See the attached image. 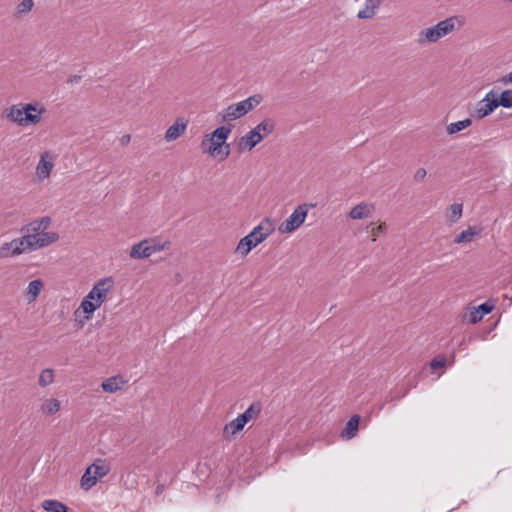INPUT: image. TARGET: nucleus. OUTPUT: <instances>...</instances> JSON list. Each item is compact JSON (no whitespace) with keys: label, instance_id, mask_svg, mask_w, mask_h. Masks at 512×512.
I'll use <instances>...</instances> for the list:
<instances>
[{"label":"nucleus","instance_id":"obj_1","mask_svg":"<svg viewBox=\"0 0 512 512\" xmlns=\"http://www.w3.org/2000/svg\"><path fill=\"white\" fill-rule=\"evenodd\" d=\"M115 287V280L108 276L97 280L91 290L82 299L79 307L74 311L75 322L79 327H83L87 321L93 318L104 302L108 300L110 293Z\"/></svg>","mask_w":512,"mask_h":512},{"label":"nucleus","instance_id":"obj_2","mask_svg":"<svg viewBox=\"0 0 512 512\" xmlns=\"http://www.w3.org/2000/svg\"><path fill=\"white\" fill-rule=\"evenodd\" d=\"M52 225V218L50 216H43L34 219L23 230L27 231V234L23 235L26 248L29 252L36 251L48 247L60 239V235L56 231H47Z\"/></svg>","mask_w":512,"mask_h":512},{"label":"nucleus","instance_id":"obj_3","mask_svg":"<svg viewBox=\"0 0 512 512\" xmlns=\"http://www.w3.org/2000/svg\"><path fill=\"white\" fill-rule=\"evenodd\" d=\"M46 107L39 101L19 102L5 108L2 117L20 127L36 126L43 120Z\"/></svg>","mask_w":512,"mask_h":512},{"label":"nucleus","instance_id":"obj_4","mask_svg":"<svg viewBox=\"0 0 512 512\" xmlns=\"http://www.w3.org/2000/svg\"><path fill=\"white\" fill-rule=\"evenodd\" d=\"M232 132V128L222 125L210 133L203 135L200 148L204 154L213 158L225 160L230 155V145L227 140Z\"/></svg>","mask_w":512,"mask_h":512},{"label":"nucleus","instance_id":"obj_5","mask_svg":"<svg viewBox=\"0 0 512 512\" xmlns=\"http://www.w3.org/2000/svg\"><path fill=\"white\" fill-rule=\"evenodd\" d=\"M465 24L462 16H451L437 24L424 28L419 31L417 42L420 45H428L438 42Z\"/></svg>","mask_w":512,"mask_h":512},{"label":"nucleus","instance_id":"obj_6","mask_svg":"<svg viewBox=\"0 0 512 512\" xmlns=\"http://www.w3.org/2000/svg\"><path fill=\"white\" fill-rule=\"evenodd\" d=\"M262 101L260 95H252L248 98L228 105L218 112L217 118L223 123H230L238 120L256 108Z\"/></svg>","mask_w":512,"mask_h":512},{"label":"nucleus","instance_id":"obj_7","mask_svg":"<svg viewBox=\"0 0 512 512\" xmlns=\"http://www.w3.org/2000/svg\"><path fill=\"white\" fill-rule=\"evenodd\" d=\"M274 131V123L270 119H264L254 128L240 137L237 148L241 152H249Z\"/></svg>","mask_w":512,"mask_h":512},{"label":"nucleus","instance_id":"obj_8","mask_svg":"<svg viewBox=\"0 0 512 512\" xmlns=\"http://www.w3.org/2000/svg\"><path fill=\"white\" fill-rule=\"evenodd\" d=\"M111 470L110 463L101 458H97L89 465L80 480V486L83 490L88 491L94 487L99 480L109 474Z\"/></svg>","mask_w":512,"mask_h":512},{"label":"nucleus","instance_id":"obj_9","mask_svg":"<svg viewBox=\"0 0 512 512\" xmlns=\"http://www.w3.org/2000/svg\"><path fill=\"white\" fill-rule=\"evenodd\" d=\"M314 207V204L303 203L298 205L290 216L281 223L279 226V231L281 233H293L296 231L306 220L308 212L311 208Z\"/></svg>","mask_w":512,"mask_h":512},{"label":"nucleus","instance_id":"obj_10","mask_svg":"<svg viewBox=\"0 0 512 512\" xmlns=\"http://www.w3.org/2000/svg\"><path fill=\"white\" fill-rule=\"evenodd\" d=\"M57 160V154L52 150H45L40 153L39 160L35 167V178L37 182L47 181L52 174Z\"/></svg>","mask_w":512,"mask_h":512},{"label":"nucleus","instance_id":"obj_11","mask_svg":"<svg viewBox=\"0 0 512 512\" xmlns=\"http://www.w3.org/2000/svg\"><path fill=\"white\" fill-rule=\"evenodd\" d=\"M274 231L275 221L270 217H265L247 235L259 245L272 235Z\"/></svg>","mask_w":512,"mask_h":512},{"label":"nucleus","instance_id":"obj_12","mask_svg":"<svg viewBox=\"0 0 512 512\" xmlns=\"http://www.w3.org/2000/svg\"><path fill=\"white\" fill-rule=\"evenodd\" d=\"M24 237L14 238L9 242H4L0 245V258H14L24 253H28Z\"/></svg>","mask_w":512,"mask_h":512},{"label":"nucleus","instance_id":"obj_13","mask_svg":"<svg viewBox=\"0 0 512 512\" xmlns=\"http://www.w3.org/2000/svg\"><path fill=\"white\" fill-rule=\"evenodd\" d=\"M497 108L496 97L493 91H489L482 100L477 103L472 116L477 119H483L490 115Z\"/></svg>","mask_w":512,"mask_h":512},{"label":"nucleus","instance_id":"obj_14","mask_svg":"<svg viewBox=\"0 0 512 512\" xmlns=\"http://www.w3.org/2000/svg\"><path fill=\"white\" fill-rule=\"evenodd\" d=\"M384 0H363L356 18L358 20H371L377 16Z\"/></svg>","mask_w":512,"mask_h":512},{"label":"nucleus","instance_id":"obj_15","mask_svg":"<svg viewBox=\"0 0 512 512\" xmlns=\"http://www.w3.org/2000/svg\"><path fill=\"white\" fill-rule=\"evenodd\" d=\"M189 120L185 117H177L172 125H170L165 134L164 140L166 142H172L180 138L187 130Z\"/></svg>","mask_w":512,"mask_h":512},{"label":"nucleus","instance_id":"obj_16","mask_svg":"<svg viewBox=\"0 0 512 512\" xmlns=\"http://www.w3.org/2000/svg\"><path fill=\"white\" fill-rule=\"evenodd\" d=\"M375 212V205L370 202H360L355 205L348 213L352 220H362L371 217Z\"/></svg>","mask_w":512,"mask_h":512},{"label":"nucleus","instance_id":"obj_17","mask_svg":"<svg viewBox=\"0 0 512 512\" xmlns=\"http://www.w3.org/2000/svg\"><path fill=\"white\" fill-rule=\"evenodd\" d=\"M494 308V305L485 302L479 305L478 307H473L469 309L467 314L465 315V319L470 324H476L477 322L481 321L483 317L487 314H489Z\"/></svg>","mask_w":512,"mask_h":512},{"label":"nucleus","instance_id":"obj_18","mask_svg":"<svg viewBox=\"0 0 512 512\" xmlns=\"http://www.w3.org/2000/svg\"><path fill=\"white\" fill-rule=\"evenodd\" d=\"M61 409V401L57 398H43L39 407V412L43 416H53Z\"/></svg>","mask_w":512,"mask_h":512},{"label":"nucleus","instance_id":"obj_19","mask_svg":"<svg viewBox=\"0 0 512 512\" xmlns=\"http://www.w3.org/2000/svg\"><path fill=\"white\" fill-rule=\"evenodd\" d=\"M243 420L244 418L238 415L235 419L228 422L223 428V438L230 440L234 438L238 432L243 430L246 425Z\"/></svg>","mask_w":512,"mask_h":512},{"label":"nucleus","instance_id":"obj_20","mask_svg":"<svg viewBox=\"0 0 512 512\" xmlns=\"http://www.w3.org/2000/svg\"><path fill=\"white\" fill-rule=\"evenodd\" d=\"M44 288V283L40 279L32 280L28 283L24 291V296L28 303L35 302Z\"/></svg>","mask_w":512,"mask_h":512},{"label":"nucleus","instance_id":"obj_21","mask_svg":"<svg viewBox=\"0 0 512 512\" xmlns=\"http://www.w3.org/2000/svg\"><path fill=\"white\" fill-rule=\"evenodd\" d=\"M127 381L120 375L112 376L107 379H105L101 387L104 392L107 393H115L119 390H121L125 385Z\"/></svg>","mask_w":512,"mask_h":512},{"label":"nucleus","instance_id":"obj_22","mask_svg":"<svg viewBox=\"0 0 512 512\" xmlns=\"http://www.w3.org/2000/svg\"><path fill=\"white\" fill-rule=\"evenodd\" d=\"M149 240L145 239L134 244L129 252V256L132 259H145L151 256V251L149 250Z\"/></svg>","mask_w":512,"mask_h":512},{"label":"nucleus","instance_id":"obj_23","mask_svg":"<svg viewBox=\"0 0 512 512\" xmlns=\"http://www.w3.org/2000/svg\"><path fill=\"white\" fill-rule=\"evenodd\" d=\"M482 228L478 226H469L466 230L462 231L454 238V242L457 244L469 243L477 236L482 233Z\"/></svg>","mask_w":512,"mask_h":512},{"label":"nucleus","instance_id":"obj_24","mask_svg":"<svg viewBox=\"0 0 512 512\" xmlns=\"http://www.w3.org/2000/svg\"><path fill=\"white\" fill-rule=\"evenodd\" d=\"M359 421L360 417L358 415H353L346 423V426L343 429L341 436L346 439L353 438L358 430Z\"/></svg>","mask_w":512,"mask_h":512},{"label":"nucleus","instance_id":"obj_25","mask_svg":"<svg viewBox=\"0 0 512 512\" xmlns=\"http://www.w3.org/2000/svg\"><path fill=\"white\" fill-rule=\"evenodd\" d=\"M258 246L248 235L244 236L240 239L236 247V253H239L242 256H246L249 252Z\"/></svg>","mask_w":512,"mask_h":512},{"label":"nucleus","instance_id":"obj_26","mask_svg":"<svg viewBox=\"0 0 512 512\" xmlns=\"http://www.w3.org/2000/svg\"><path fill=\"white\" fill-rule=\"evenodd\" d=\"M41 507L47 512H68V507L58 500H44Z\"/></svg>","mask_w":512,"mask_h":512},{"label":"nucleus","instance_id":"obj_27","mask_svg":"<svg viewBox=\"0 0 512 512\" xmlns=\"http://www.w3.org/2000/svg\"><path fill=\"white\" fill-rule=\"evenodd\" d=\"M463 205L459 203L452 204L446 214V218L449 224L458 222L462 217Z\"/></svg>","mask_w":512,"mask_h":512},{"label":"nucleus","instance_id":"obj_28","mask_svg":"<svg viewBox=\"0 0 512 512\" xmlns=\"http://www.w3.org/2000/svg\"><path fill=\"white\" fill-rule=\"evenodd\" d=\"M34 5L35 4L33 0L20 1L15 7V17L22 18L28 15L32 11Z\"/></svg>","mask_w":512,"mask_h":512},{"label":"nucleus","instance_id":"obj_29","mask_svg":"<svg viewBox=\"0 0 512 512\" xmlns=\"http://www.w3.org/2000/svg\"><path fill=\"white\" fill-rule=\"evenodd\" d=\"M55 374L54 370L51 368H46L42 370L38 377V384L40 387H47L54 382Z\"/></svg>","mask_w":512,"mask_h":512},{"label":"nucleus","instance_id":"obj_30","mask_svg":"<svg viewBox=\"0 0 512 512\" xmlns=\"http://www.w3.org/2000/svg\"><path fill=\"white\" fill-rule=\"evenodd\" d=\"M471 124H472L471 119L470 118H466L464 120H460V121H457V122L450 123L447 126L446 131H447V133L449 135H453V134H456V133L466 129Z\"/></svg>","mask_w":512,"mask_h":512},{"label":"nucleus","instance_id":"obj_31","mask_svg":"<svg viewBox=\"0 0 512 512\" xmlns=\"http://www.w3.org/2000/svg\"><path fill=\"white\" fill-rule=\"evenodd\" d=\"M260 411H261V405L259 403H253L239 416L243 417L244 418L243 421L247 424L249 421L257 418Z\"/></svg>","mask_w":512,"mask_h":512},{"label":"nucleus","instance_id":"obj_32","mask_svg":"<svg viewBox=\"0 0 512 512\" xmlns=\"http://www.w3.org/2000/svg\"><path fill=\"white\" fill-rule=\"evenodd\" d=\"M496 104L497 107L502 106L504 108H511L512 107V90H504L500 98H496Z\"/></svg>","mask_w":512,"mask_h":512},{"label":"nucleus","instance_id":"obj_33","mask_svg":"<svg viewBox=\"0 0 512 512\" xmlns=\"http://www.w3.org/2000/svg\"><path fill=\"white\" fill-rule=\"evenodd\" d=\"M149 240V250L151 251V255L163 251L169 246L168 242L160 243L157 240L154 239H148Z\"/></svg>","mask_w":512,"mask_h":512},{"label":"nucleus","instance_id":"obj_34","mask_svg":"<svg viewBox=\"0 0 512 512\" xmlns=\"http://www.w3.org/2000/svg\"><path fill=\"white\" fill-rule=\"evenodd\" d=\"M386 223H381L377 227L372 228L370 232V237L373 242H375L379 236V234L384 233L386 231Z\"/></svg>","mask_w":512,"mask_h":512},{"label":"nucleus","instance_id":"obj_35","mask_svg":"<svg viewBox=\"0 0 512 512\" xmlns=\"http://www.w3.org/2000/svg\"><path fill=\"white\" fill-rule=\"evenodd\" d=\"M445 363H446V360L444 357H436L431 361L430 366L432 369L435 370V369L444 367Z\"/></svg>","mask_w":512,"mask_h":512},{"label":"nucleus","instance_id":"obj_36","mask_svg":"<svg viewBox=\"0 0 512 512\" xmlns=\"http://www.w3.org/2000/svg\"><path fill=\"white\" fill-rule=\"evenodd\" d=\"M427 176V171L425 168H418L414 173V180L416 182H422Z\"/></svg>","mask_w":512,"mask_h":512},{"label":"nucleus","instance_id":"obj_37","mask_svg":"<svg viewBox=\"0 0 512 512\" xmlns=\"http://www.w3.org/2000/svg\"><path fill=\"white\" fill-rule=\"evenodd\" d=\"M503 85H512V71L499 79Z\"/></svg>","mask_w":512,"mask_h":512},{"label":"nucleus","instance_id":"obj_38","mask_svg":"<svg viewBox=\"0 0 512 512\" xmlns=\"http://www.w3.org/2000/svg\"><path fill=\"white\" fill-rule=\"evenodd\" d=\"M130 140H131V137H130V135H129V134L123 135V136L121 137V139H120V141H121V143H122L123 145L128 144V143L130 142Z\"/></svg>","mask_w":512,"mask_h":512}]
</instances>
